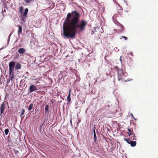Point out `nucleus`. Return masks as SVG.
Returning <instances> with one entry per match:
<instances>
[{
  "label": "nucleus",
  "instance_id": "1",
  "mask_svg": "<svg viewBox=\"0 0 158 158\" xmlns=\"http://www.w3.org/2000/svg\"><path fill=\"white\" fill-rule=\"evenodd\" d=\"M80 14L76 11L67 14L63 25V33L65 38H74L77 31L85 30L87 22L84 19L80 20Z\"/></svg>",
  "mask_w": 158,
  "mask_h": 158
},
{
  "label": "nucleus",
  "instance_id": "2",
  "mask_svg": "<svg viewBox=\"0 0 158 158\" xmlns=\"http://www.w3.org/2000/svg\"><path fill=\"white\" fill-rule=\"evenodd\" d=\"M127 73L123 70H119L118 72V81L127 82L129 81L128 79H125V77L127 76Z\"/></svg>",
  "mask_w": 158,
  "mask_h": 158
},
{
  "label": "nucleus",
  "instance_id": "3",
  "mask_svg": "<svg viewBox=\"0 0 158 158\" xmlns=\"http://www.w3.org/2000/svg\"><path fill=\"white\" fill-rule=\"evenodd\" d=\"M15 65V63L14 61H11L9 63V75L10 76L11 75H15L14 73V71Z\"/></svg>",
  "mask_w": 158,
  "mask_h": 158
},
{
  "label": "nucleus",
  "instance_id": "4",
  "mask_svg": "<svg viewBox=\"0 0 158 158\" xmlns=\"http://www.w3.org/2000/svg\"><path fill=\"white\" fill-rule=\"evenodd\" d=\"M115 24L118 26L117 28L114 30L116 32H121L124 31V27L123 25L120 23L118 21L115 22Z\"/></svg>",
  "mask_w": 158,
  "mask_h": 158
},
{
  "label": "nucleus",
  "instance_id": "5",
  "mask_svg": "<svg viewBox=\"0 0 158 158\" xmlns=\"http://www.w3.org/2000/svg\"><path fill=\"white\" fill-rule=\"evenodd\" d=\"M115 24L118 26L117 28L114 30L116 32H121L124 31V27L123 25L120 23L118 21L115 22Z\"/></svg>",
  "mask_w": 158,
  "mask_h": 158
},
{
  "label": "nucleus",
  "instance_id": "6",
  "mask_svg": "<svg viewBox=\"0 0 158 158\" xmlns=\"http://www.w3.org/2000/svg\"><path fill=\"white\" fill-rule=\"evenodd\" d=\"M7 104V102H6L4 101L1 104L0 106V115H1L4 112L5 109V106Z\"/></svg>",
  "mask_w": 158,
  "mask_h": 158
},
{
  "label": "nucleus",
  "instance_id": "7",
  "mask_svg": "<svg viewBox=\"0 0 158 158\" xmlns=\"http://www.w3.org/2000/svg\"><path fill=\"white\" fill-rule=\"evenodd\" d=\"M128 131H129L128 133V135L130 136L131 135H133V138H132L133 140H136V137L135 136V134L133 133V131L132 130L130 129L129 128H127Z\"/></svg>",
  "mask_w": 158,
  "mask_h": 158
},
{
  "label": "nucleus",
  "instance_id": "8",
  "mask_svg": "<svg viewBox=\"0 0 158 158\" xmlns=\"http://www.w3.org/2000/svg\"><path fill=\"white\" fill-rule=\"evenodd\" d=\"M37 90L36 86L34 85H31L29 88V92L31 93L33 91H35Z\"/></svg>",
  "mask_w": 158,
  "mask_h": 158
},
{
  "label": "nucleus",
  "instance_id": "9",
  "mask_svg": "<svg viewBox=\"0 0 158 158\" xmlns=\"http://www.w3.org/2000/svg\"><path fill=\"white\" fill-rule=\"evenodd\" d=\"M127 63L128 65L131 67H133L134 65L133 60L131 58H129L127 60Z\"/></svg>",
  "mask_w": 158,
  "mask_h": 158
},
{
  "label": "nucleus",
  "instance_id": "10",
  "mask_svg": "<svg viewBox=\"0 0 158 158\" xmlns=\"http://www.w3.org/2000/svg\"><path fill=\"white\" fill-rule=\"evenodd\" d=\"M9 78L7 80L6 83L8 84L10 82V81L11 80L12 81H13L14 79L15 78V75H9Z\"/></svg>",
  "mask_w": 158,
  "mask_h": 158
},
{
  "label": "nucleus",
  "instance_id": "11",
  "mask_svg": "<svg viewBox=\"0 0 158 158\" xmlns=\"http://www.w3.org/2000/svg\"><path fill=\"white\" fill-rule=\"evenodd\" d=\"M25 51V50L23 48H20L18 50L19 53L21 54H23Z\"/></svg>",
  "mask_w": 158,
  "mask_h": 158
},
{
  "label": "nucleus",
  "instance_id": "12",
  "mask_svg": "<svg viewBox=\"0 0 158 158\" xmlns=\"http://www.w3.org/2000/svg\"><path fill=\"white\" fill-rule=\"evenodd\" d=\"M21 68V65L20 63H17L15 66V68L16 70H18Z\"/></svg>",
  "mask_w": 158,
  "mask_h": 158
},
{
  "label": "nucleus",
  "instance_id": "13",
  "mask_svg": "<svg viewBox=\"0 0 158 158\" xmlns=\"http://www.w3.org/2000/svg\"><path fill=\"white\" fill-rule=\"evenodd\" d=\"M28 10L27 8L25 9V11L23 15H22L25 18L27 17V15L28 12Z\"/></svg>",
  "mask_w": 158,
  "mask_h": 158
},
{
  "label": "nucleus",
  "instance_id": "14",
  "mask_svg": "<svg viewBox=\"0 0 158 158\" xmlns=\"http://www.w3.org/2000/svg\"><path fill=\"white\" fill-rule=\"evenodd\" d=\"M49 106L48 105H46L45 106V112L46 114L49 112Z\"/></svg>",
  "mask_w": 158,
  "mask_h": 158
},
{
  "label": "nucleus",
  "instance_id": "15",
  "mask_svg": "<svg viewBox=\"0 0 158 158\" xmlns=\"http://www.w3.org/2000/svg\"><path fill=\"white\" fill-rule=\"evenodd\" d=\"M18 26L19 27V30L18 31V34H20L22 33V27L21 26L18 25Z\"/></svg>",
  "mask_w": 158,
  "mask_h": 158
},
{
  "label": "nucleus",
  "instance_id": "16",
  "mask_svg": "<svg viewBox=\"0 0 158 158\" xmlns=\"http://www.w3.org/2000/svg\"><path fill=\"white\" fill-rule=\"evenodd\" d=\"M130 144H131V146L134 147L136 145V141H131Z\"/></svg>",
  "mask_w": 158,
  "mask_h": 158
},
{
  "label": "nucleus",
  "instance_id": "17",
  "mask_svg": "<svg viewBox=\"0 0 158 158\" xmlns=\"http://www.w3.org/2000/svg\"><path fill=\"white\" fill-rule=\"evenodd\" d=\"M70 90H69V95L67 97V100L69 102H70L71 100V99L70 98Z\"/></svg>",
  "mask_w": 158,
  "mask_h": 158
},
{
  "label": "nucleus",
  "instance_id": "18",
  "mask_svg": "<svg viewBox=\"0 0 158 158\" xmlns=\"http://www.w3.org/2000/svg\"><path fill=\"white\" fill-rule=\"evenodd\" d=\"M33 105L32 103H31L30 104L28 107V110H31L32 108Z\"/></svg>",
  "mask_w": 158,
  "mask_h": 158
},
{
  "label": "nucleus",
  "instance_id": "19",
  "mask_svg": "<svg viewBox=\"0 0 158 158\" xmlns=\"http://www.w3.org/2000/svg\"><path fill=\"white\" fill-rule=\"evenodd\" d=\"M124 140L126 141L128 143L130 144L131 141L129 139H126V138H124Z\"/></svg>",
  "mask_w": 158,
  "mask_h": 158
},
{
  "label": "nucleus",
  "instance_id": "20",
  "mask_svg": "<svg viewBox=\"0 0 158 158\" xmlns=\"http://www.w3.org/2000/svg\"><path fill=\"white\" fill-rule=\"evenodd\" d=\"M23 7L21 6H20L19 8V12L21 14H22L23 13Z\"/></svg>",
  "mask_w": 158,
  "mask_h": 158
},
{
  "label": "nucleus",
  "instance_id": "21",
  "mask_svg": "<svg viewBox=\"0 0 158 158\" xmlns=\"http://www.w3.org/2000/svg\"><path fill=\"white\" fill-rule=\"evenodd\" d=\"M9 129L8 128L6 129L5 130L4 132H5V134L6 135H7L8 134V133L9 132Z\"/></svg>",
  "mask_w": 158,
  "mask_h": 158
},
{
  "label": "nucleus",
  "instance_id": "22",
  "mask_svg": "<svg viewBox=\"0 0 158 158\" xmlns=\"http://www.w3.org/2000/svg\"><path fill=\"white\" fill-rule=\"evenodd\" d=\"M36 77L35 76H33L31 78V79L32 80H37V78H35Z\"/></svg>",
  "mask_w": 158,
  "mask_h": 158
},
{
  "label": "nucleus",
  "instance_id": "23",
  "mask_svg": "<svg viewBox=\"0 0 158 158\" xmlns=\"http://www.w3.org/2000/svg\"><path fill=\"white\" fill-rule=\"evenodd\" d=\"M25 112V110L24 109H22V112L20 114V116L21 117L22 115H23Z\"/></svg>",
  "mask_w": 158,
  "mask_h": 158
},
{
  "label": "nucleus",
  "instance_id": "24",
  "mask_svg": "<svg viewBox=\"0 0 158 158\" xmlns=\"http://www.w3.org/2000/svg\"><path fill=\"white\" fill-rule=\"evenodd\" d=\"M14 152L15 155L18 154L19 153V152L18 151V150H17L14 149Z\"/></svg>",
  "mask_w": 158,
  "mask_h": 158
},
{
  "label": "nucleus",
  "instance_id": "25",
  "mask_svg": "<svg viewBox=\"0 0 158 158\" xmlns=\"http://www.w3.org/2000/svg\"><path fill=\"white\" fill-rule=\"evenodd\" d=\"M33 0H24V2L27 3H28Z\"/></svg>",
  "mask_w": 158,
  "mask_h": 158
},
{
  "label": "nucleus",
  "instance_id": "26",
  "mask_svg": "<svg viewBox=\"0 0 158 158\" xmlns=\"http://www.w3.org/2000/svg\"><path fill=\"white\" fill-rule=\"evenodd\" d=\"M122 38H123L125 40H127L128 39V38L127 37L125 36H123L121 37V38H120L121 39H122Z\"/></svg>",
  "mask_w": 158,
  "mask_h": 158
},
{
  "label": "nucleus",
  "instance_id": "27",
  "mask_svg": "<svg viewBox=\"0 0 158 158\" xmlns=\"http://www.w3.org/2000/svg\"><path fill=\"white\" fill-rule=\"evenodd\" d=\"M110 106L109 105H106L105 106V108L106 110L108 109L109 108Z\"/></svg>",
  "mask_w": 158,
  "mask_h": 158
},
{
  "label": "nucleus",
  "instance_id": "28",
  "mask_svg": "<svg viewBox=\"0 0 158 158\" xmlns=\"http://www.w3.org/2000/svg\"><path fill=\"white\" fill-rule=\"evenodd\" d=\"M110 106L109 105H106L105 106V108L106 110L108 109L109 108Z\"/></svg>",
  "mask_w": 158,
  "mask_h": 158
},
{
  "label": "nucleus",
  "instance_id": "29",
  "mask_svg": "<svg viewBox=\"0 0 158 158\" xmlns=\"http://www.w3.org/2000/svg\"><path fill=\"white\" fill-rule=\"evenodd\" d=\"M115 67L117 70L118 72L119 70H121L119 69L118 67V66H115Z\"/></svg>",
  "mask_w": 158,
  "mask_h": 158
},
{
  "label": "nucleus",
  "instance_id": "30",
  "mask_svg": "<svg viewBox=\"0 0 158 158\" xmlns=\"http://www.w3.org/2000/svg\"><path fill=\"white\" fill-rule=\"evenodd\" d=\"M70 125L71 126H73V125H72V118H71L70 120Z\"/></svg>",
  "mask_w": 158,
  "mask_h": 158
},
{
  "label": "nucleus",
  "instance_id": "31",
  "mask_svg": "<svg viewBox=\"0 0 158 158\" xmlns=\"http://www.w3.org/2000/svg\"><path fill=\"white\" fill-rule=\"evenodd\" d=\"M94 139L95 141L96 140V137H94Z\"/></svg>",
  "mask_w": 158,
  "mask_h": 158
},
{
  "label": "nucleus",
  "instance_id": "32",
  "mask_svg": "<svg viewBox=\"0 0 158 158\" xmlns=\"http://www.w3.org/2000/svg\"><path fill=\"white\" fill-rule=\"evenodd\" d=\"M93 131H94V133H95V130L94 129Z\"/></svg>",
  "mask_w": 158,
  "mask_h": 158
},
{
  "label": "nucleus",
  "instance_id": "33",
  "mask_svg": "<svg viewBox=\"0 0 158 158\" xmlns=\"http://www.w3.org/2000/svg\"><path fill=\"white\" fill-rule=\"evenodd\" d=\"M120 60L121 62H122V60H121V56H120Z\"/></svg>",
  "mask_w": 158,
  "mask_h": 158
},
{
  "label": "nucleus",
  "instance_id": "34",
  "mask_svg": "<svg viewBox=\"0 0 158 158\" xmlns=\"http://www.w3.org/2000/svg\"><path fill=\"white\" fill-rule=\"evenodd\" d=\"M94 137H96L95 133H94Z\"/></svg>",
  "mask_w": 158,
  "mask_h": 158
},
{
  "label": "nucleus",
  "instance_id": "35",
  "mask_svg": "<svg viewBox=\"0 0 158 158\" xmlns=\"http://www.w3.org/2000/svg\"><path fill=\"white\" fill-rule=\"evenodd\" d=\"M131 115L132 116V117H133V118H134V116H133V115L132 114H131Z\"/></svg>",
  "mask_w": 158,
  "mask_h": 158
},
{
  "label": "nucleus",
  "instance_id": "36",
  "mask_svg": "<svg viewBox=\"0 0 158 158\" xmlns=\"http://www.w3.org/2000/svg\"><path fill=\"white\" fill-rule=\"evenodd\" d=\"M40 83V82L39 81H37V82H36V84H37L38 83Z\"/></svg>",
  "mask_w": 158,
  "mask_h": 158
},
{
  "label": "nucleus",
  "instance_id": "37",
  "mask_svg": "<svg viewBox=\"0 0 158 158\" xmlns=\"http://www.w3.org/2000/svg\"><path fill=\"white\" fill-rule=\"evenodd\" d=\"M1 100V96H0V100Z\"/></svg>",
  "mask_w": 158,
  "mask_h": 158
},
{
  "label": "nucleus",
  "instance_id": "38",
  "mask_svg": "<svg viewBox=\"0 0 158 158\" xmlns=\"http://www.w3.org/2000/svg\"><path fill=\"white\" fill-rule=\"evenodd\" d=\"M28 73L27 72V73L28 74Z\"/></svg>",
  "mask_w": 158,
  "mask_h": 158
}]
</instances>
